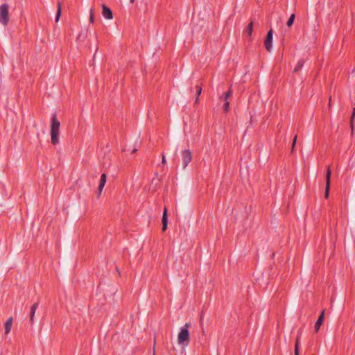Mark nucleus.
Wrapping results in <instances>:
<instances>
[{
	"instance_id": "f257e3e1",
	"label": "nucleus",
	"mask_w": 355,
	"mask_h": 355,
	"mask_svg": "<svg viewBox=\"0 0 355 355\" xmlns=\"http://www.w3.org/2000/svg\"><path fill=\"white\" fill-rule=\"evenodd\" d=\"M60 123L57 119L55 115L51 117V139L53 144L55 145L59 143V131Z\"/></svg>"
},
{
	"instance_id": "f03ea898",
	"label": "nucleus",
	"mask_w": 355,
	"mask_h": 355,
	"mask_svg": "<svg viewBox=\"0 0 355 355\" xmlns=\"http://www.w3.org/2000/svg\"><path fill=\"white\" fill-rule=\"evenodd\" d=\"M189 332L186 328H182L178 336V342L183 347L187 346L189 343Z\"/></svg>"
},
{
	"instance_id": "7ed1b4c3",
	"label": "nucleus",
	"mask_w": 355,
	"mask_h": 355,
	"mask_svg": "<svg viewBox=\"0 0 355 355\" xmlns=\"http://www.w3.org/2000/svg\"><path fill=\"white\" fill-rule=\"evenodd\" d=\"M9 21L8 6L3 4L0 6V23L6 26Z\"/></svg>"
},
{
	"instance_id": "20e7f679",
	"label": "nucleus",
	"mask_w": 355,
	"mask_h": 355,
	"mask_svg": "<svg viewBox=\"0 0 355 355\" xmlns=\"http://www.w3.org/2000/svg\"><path fill=\"white\" fill-rule=\"evenodd\" d=\"M264 46L266 50L269 52L272 51V30L270 29L267 33V36L264 40Z\"/></svg>"
},
{
	"instance_id": "39448f33",
	"label": "nucleus",
	"mask_w": 355,
	"mask_h": 355,
	"mask_svg": "<svg viewBox=\"0 0 355 355\" xmlns=\"http://www.w3.org/2000/svg\"><path fill=\"white\" fill-rule=\"evenodd\" d=\"M181 155L182 158L183 167L185 168L188 165V164L191 161V153L189 150H184L182 152Z\"/></svg>"
},
{
	"instance_id": "423d86ee",
	"label": "nucleus",
	"mask_w": 355,
	"mask_h": 355,
	"mask_svg": "<svg viewBox=\"0 0 355 355\" xmlns=\"http://www.w3.org/2000/svg\"><path fill=\"white\" fill-rule=\"evenodd\" d=\"M102 15L106 19H112L113 18L111 10L104 4L102 5Z\"/></svg>"
},
{
	"instance_id": "0eeeda50",
	"label": "nucleus",
	"mask_w": 355,
	"mask_h": 355,
	"mask_svg": "<svg viewBox=\"0 0 355 355\" xmlns=\"http://www.w3.org/2000/svg\"><path fill=\"white\" fill-rule=\"evenodd\" d=\"M162 230L165 231L167 229L168 227V215H167V208L164 207L162 218Z\"/></svg>"
},
{
	"instance_id": "6e6552de",
	"label": "nucleus",
	"mask_w": 355,
	"mask_h": 355,
	"mask_svg": "<svg viewBox=\"0 0 355 355\" xmlns=\"http://www.w3.org/2000/svg\"><path fill=\"white\" fill-rule=\"evenodd\" d=\"M232 92L231 89H230L225 94V96L222 98V99L224 101L225 103H224V110L225 112H227L228 111V108H229V105H230V103L228 102V98L230 96H232Z\"/></svg>"
},
{
	"instance_id": "1a4fd4ad",
	"label": "nucleus",
	"mask_w": 355,
	"mask_h": 355,
	"mask_svg": "<svg viewBox=\"0 0 355 355\" xmlns=\"http://www.w3.org/2000/svg\"><path fill=\"white\" fill-rule=\"evenodd\" d=\"M106 183V175L105 173L102 174L101 176L100 183L98 186V196L101 195L105 184Z\"/></svg>"
},
{
	"instance_id": "9d476101",
	"label": "nucleus",
	"mask_w": 355,
	"mask_h": 355,
	"mask_svg": "<svg viewBox=\"0 0 355 355\" xmlns=\"http://www.w3.org/2000/svg\"><path fill=\"white\" fill-rule=\"evenodd\" d=\"M324 311H325V310H323L322 311L321 314L320 315L318 320L316 321V322L315 324V329L316 331L319 330V329L320 328L321 325L323 323L324 317Z\"/></svg>"
},
{
	"instance_id": "9b49d317",
	"label": "nucleus",
	"mask_w": 355,
	"mask_h": 355,
	"mask_svg": "<svg viewBox=\"0 0 355 355\" xmlns=\"http://www.w3.org/2000/svg\"><path fill=\"white\" fill-rule=\"evenodd\" d=\"M39 304L37 302L33 304V306L31 308V313H30V321L33 322L34 320V315L36 311V309L38 307Z\"/></svg>"
},
{
	"instance_id": "f8f14e48",
	"label": "nucleus",
	"mask_w": 355,
	"mask_h": 355,
	"mask_svg": "<svg viewBox=\"0 0 355 355\" xmlns=\"http://www.w3.org/2000/svg\"><path fill=\"white\" fill-rule=\"evenodd\" d=\"M12 324V318H10L7 320L5 323V334H8L10 331L11 327Z\"/></svg>"
},
{
	"instance_id": "ddd939ff",
	"label": "nucleus",
	"mask_w": 355,
	"mask_h": 355,
	"mask_svg": "<svg viewBox=\"0 0 355 355\" xmlns=\"http://www.w3.org/2000/svg\"><path fill=\"white\" fill-rule=\"evenodd\" d=\"M252 31H253V23L250 22L248 24V26L245 30V33L248 35V36L250 37L252 35Z\"/></svg>"
},
{
	"instance_id": "4468645a",
	"label": "nucleus",
	"mask_w": 355,
	"mask_h": 355,
	"mask_svg": "<svg viewBox=\"0 0 355 355\" xmlns=\"http://www.w3.org/2000/svg\"><path fill=\"white\" fill-rule=\"evenodd\" d=\"M60 15H61V5H60V3H58V10H57L56 17H55L56 22L59 21Z\"/></svg>"
},
{
	"instance_id": "2eb2a0df",
	"label": "nucleus",
	"mask_w": 355,
	"mask_h": 355,
	"mask_svg": "<svg viewBox=\"0 0 355 355\" xmlns=\"http://www.w3.org/2000/svg\"><path fill=\"white\" fill-rule=\"evenodd\" d=\"M94 9L92 8L89 10V22L94 23Z\"/></svg>"
},
{
	"instance_id": "dca6fc26",
	"label": "nucleus",
	"mask_w": 355,
	"mask_h": 355,
	"mask_svg": "<svg viewBox=\"0 0 355 355\" xmlns=\"http://www.w3.org/2000/svg\"><path fill=\"white\" fill-rule=\"evenodd\" d=\"M303 64H304V62L302 60H299L297 62V64L296 67H295L293 71L294 72L298 71L300 69H302V67H303Z\"/></svg>"
},
{
	"instance_id": "f3484780",
	"label": "nucleus",
	"mask_w": 355,
	"mask_h": 355,
	"mask_svg": "<svg viewBox=\"0 0 355 355\" xmlns=\"http://www.w3.org/2000/svg\"><path fill=\"white\" fill-rule=\"evenodd\" d=\"M295 15L294 14H292L291 15L289 19L287 21V26L288 27H291L293 25L294 20H295Z\"/></svg>"
},
{
	"instance_id": "a211bd4d",
	"label": "nucleus",
	"mask_w": 355,
	"mask_h": 355,
	"mask_svg": "<svg viewBox=\"0 0 355 355\" xmlns=\"http://www.w3.org/2000/svg\"><path fill=\"white\" fill-rule=\"evenodd\" d=\"M331 170L330 168L328 167L327 170V174H326V182H331Z\"/></svg>"
},
{
	"instance_id": "6ab92c4d",
	"label": "nucleus",
	"mask_w": 355,
	"mask_h": 355,
	"mask_svg": "<svg viewBox=\"0 0 355 355\" xmlns=\"http://www.w3.org/2000/svg\"><path fill=\"white\" fill-rule=\"evenodd\" d=\"M299 345H300V341H299V338H297L296 339L295 346V355H300V354H299Z\"/></svg>"
},
{
	"instance_id": "aec40b11",
	"label": "nucleus",
	"mask_w": 355,
	"mask_h": 355,
	"mask_svg": "<svg viewBox=\"0 0 355 355\" xmlns=\"http://www.w3.org/2000/svg\"><path fill=\"white\" fill-rule=\"evenodd\" d=\"M329 189H330V183L326 182V188H325V193H324V197L326 198H328V197H329Z\"/></svg>"
},
{
	"instance_id": "412c9836",
	"label": "nucleus",
	"mask_w": 355,
	"mask_h": 355,
	"mask_svg": "<svg viewBox=\"0 0 355 355\" xmlns=\"http://www.w3.org/2000/svg\"><path fill=\"white\" fill-rule=\"evenodd\" d=\"M354 116H355V107H354V109H353V113H352L351 120H350L352 131H353V120H354Z\"/></svg>"
},
{
	"instance_id": "4be33fe9",
	"label": "nucleus",
	"mask_w": 355,
	"mask_h": 355,
	"mask_svg": "<svg viewBox=\"0 0 355 355\" xmlns=\"http://www.w3.org/2000/svg\"><path fill=\"white\" fill-rule=\"evenodd\" d=\"M296 141H297V135L295 136L294 139H293V144H292V151L294 150V148H295V144H296Z\"/></svg>"
},
{
	"instance_id": "5701e85b",
	"label": "nucleus",
	"mask_w": 355,
	"mask_h": 355,
	"mask_svg": "<svg viewBox=\"0 0 355 355\" xmlns=\"http://www.w3.org/2000/svg\"><path fill=\"white\" fill-rule=\"evenodd\" d=\"M197 88V94L199 96L201 94L202 88L200 86H196Z\"/></svg>"
},
{
	"instance_id": "b1692460",
	"label": "nucleus",
	"mask_w": 355,
	"mask_h": 355,
	"mask_svg": "<svg viewBox=\"0 0 355 355\" xmlns=\"http://www.w3.org/2000/svg\"><path fill=\"white\" fill-rule=\"evenodd\" d=\"M166 157L164 155H162V163L166 164Z\"/></svg>"
},
{
	"instance_id": "393cba45",
	"label": "nucleus",
	"mask_w": 355,
	"mask_h": 355,
	"mask_svg": "<svg viewBox=\"0 0 355 355\" xmlns=\"http://www.w3.org/2000/svg\"><path fill=\"white\" fill-rule=\"evenodd\" d=\"M189 327V324L186 323L185 325L182 328H186L187 329H188Z\"/></svg>"
},
{
	"instance_id": "a878e982",
	"label": "nucleus",
	"mask_w": 355,
	"mask_h": 355,
	"mask_svg": "<svg viewBox=\"0 0 355 355\" xmlns=\"http://www.w3.org/2000/svg\"><path fill=\"white\" fill-rule=\"evenodd\" d=\"M329 106L331 107V98H329Z\"/></svg>"
},
{
	"instance_id": "bb28decb",
	"label": "nucleus",
	"mask_w": 355,
	"mask_h": 355,
	"mask_svg": "<svg viewBox=\"0 0 355 355\" xmlns=\"http://www.w3.org/2000/svg\"><path fill=\"white\" fill-rule=\"evenodd\" d=\"M137 148H135L133 150H132V153H135L137 152Z\"/></svg>"
},
{
	"instance_id": "cd10ccee",
	"label": "nucleus",
	"mask_w": 355,
	"mask_h": 355,
	"mask_svg": "<svg viewBox=\"0 0 355 355\" xmlns=\"http://www.w3.org/2000/svg\"><path fill=\"white\" fill-rule=\"evenodd\" d=\"M198 101H199V99H198V98H197L196 100V103H198Z\"/></svg>"
},
{
	"instance_id": "c85d7f7f",
	"label": "nucleus",
	"mask_w": 355,
	"mask_h": 355,
	"mask_svg": "<svg viewBox=\"0 0 355 355\" xmlns=\"http://www.w3.org/2000/svg\"><path fill=\"white\" fill-rule=\"evenodd\" d=\"M130 2L132 3H134V2H135V0H130Z\"/></svg>"
},
{
	"instance_id": "c756f323",
	"label": "nucleus",
	"mask_w": 355,
	"mask_h": 355,
	"mask_svg": "<svg viewBox=\"0 0 355 355\" xmlns=\"http://www.w3.org/2000/svg\"><path fill=\"white\" fill-rule=\"evenodd\" d=\"M153 355H155V352H153Z\"/></svg>"
}]
</instances>
